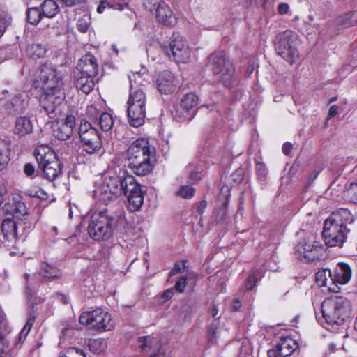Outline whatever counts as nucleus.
<instances>
[{
	"mask_svg": "<svg viewBox=\"0 0 357 357\" xmlns=\"http://www.w3.org/2000/svg\"><path fill=\"white\" fill-rule=\"evenodd\" d=\"M100 202L105 204L116 199L121 194L128 199L131 211L139 210L144 202V195L140 185L135 178L126 170H109L102 176V181L94 191Z\"/></svg>",
	"mask_w": 357,
	"mask_h": 357,
	"instance_id": "1",
	"label": "nucleus"
},
{
	"mask_svg": "<svg viewBox=\"0 0 357 357\" xmlns=\"http://www.w3.org/2000/svg\"><path fill=\"white\" fill-rule=\"evenodd\" d=\"M3 208L17 220L6 218L3 220L1 231L3 239L1 240V243L4 247L13 248L16 247L20 239L25 240L34 225L30 221L24 203L19 198H13L12 201L6 203Z\"/></svg>",
	"mask_w": 357,
	"mask_h": 357,
	"instance_id": "2",
	"label": "nucleus"
},
{
	"mask_svg": "<svg viewBox=\"0 0 357 357\" xmlns=\"http://www.w3.org/2000/svg\"><path fill=\"white\" fill-rule=\"evenodd\" d=\"M123 210L113 213L108 208L95 211L91 216L87 231L89 236L97 241H104L109 239L114 229L123 221Z\"/></svg>",
	"mask_w": 357,
	"mask_h": 357,
	"instance_id": "3",
	"label": "nucleus"
},
{
	"mask_svg": "<svg viewBox=\"0 0 357 357\" xmlns=\"http://www.w3.org/2000/svg\"><path fill=\"white\" fill-rule=\"evenodd\" d=\"M139 73H132L130 79V94L127 102L129 124L135 128L142 126L146 117V96L142 87L138 86L140 79Z\"/></svg>",
	"mask_w": 357,
	"mask_h": 357,
	"instance_id": "4",
	"label": "nucleus"
},
{
	"mask_svg": "<svg viewBox=\"0 0 357 357\" xmlns=\"http://www.w3.org/2000/svg\"><path fill=\"white\" fill-rule=\"evenodd\" d=\"M151 149L147 139L139 138L133 142L126 153V162L128 168L137 176L149 174L153 165L150 162Z\"/></svg>",
	"mask_w": 357,
	"mask_h": 357,
	"instance_id": "5",
	"label": "nucleus"
},
{
	"mask_svg": "<svg viewBox=\"0 0 357 357\" xmlns=\"http://www.w3.org/2000/svg\"><path fill=\"white\" fill-rule=\"evenodd\" d=\"M351 311L349 300L342 296L326 298L321 304L322 318L329 325H342Z\"/></svg>",
	"mask_w": 357,
	"mask_h": 357,
	"instance_id": "6",
	"label": "nucleus"
},
{
	"mask_svg": "<svg viewBox=\"0 0 357 357\" xmlns=\"http://www.w3.org/2000/svg\"><path fill=\"white\" fill-rule=\"evenodd\" d=\"M34 155L47 180L54 181L62 174L61 163L51 147L40 145L34 150Z\"/></svg>",
	"mask_w": 357,
	"mask_h": 357,
	"instance_id": "7",
	"label": "nucleus"
},
{
	"mask_svg": "<svg viewBox=\"0 0 357 357\" xmlns=\"http://www.w3.org/2000/svg\"><path fill=\"white\" fill-rule=\"evenodd\" d=\"M208 66L215 75H220L225 86L231 87L235 79L233 62L223 52H214L208 57Z\"/></svg>",
	"mask_w": 357,
	"mask_h": 357,
	"instance_id": "8",
	"label": "nucleus"
},
{
	"mask_svg": "<svg viewBox=\"0 0 357 357\" xmlns=\"http://www.w3.org/2000/svg\"><path fill=\"white\" fill-rule=\"evenodd\" d=\"M274 42L275 50L278 55L290 64L296 61L299 56L296 33L289 30L279 33L276 35Z\"/></svg>",
	"mask_w": 357,
	"mask_h": 357,
	"instance_id": "9",
	"label": "nucleus"
},
{
	"mask_svg": "<svg viewBox=\"0 0 357 357\" xmlns=\"http://www.w3.org/2000/svg\"><path fill=\"white\" fill-rule=\"evenodd\" d=\"M160 47L176 62L187 63L190 60L191 51L187 40L178 32H173L169 41L160 43Z\"/></svg>",
	"mask_w": 357,
	"mask_h": 357,
	"instance_id": "10",
	"label": "nucleus"
},
{
	"mask_svg": "<svg viewBox=\"0 0 357 357\" xmlns=\"http://www.w3.org/2000/svg\"><path fill=\"white\" fill-rule=\"evenodd\" d=\"M79 321L82 325L98 331H110L114 325L111 314L100 308L82 313Z\"/></svg>",
	"mask_w": 357,
	"mask_h": 357,
	"instance_id": "11",
	"label": "nucleus"
},
{
	"mask_svg": "<svg viewBox=\"0 0 357 357\" xmlns=\"http://www.w3.org/2000/svg\"><path fill=\"white\" fill-rule=\"evenodd\" d=\"M79 135L83 150L87 153L93 154L101 149L102 142L100 135L96 128L91 126V123L81 121Z\"/></svg>",
	"mask_w": 357,
	"mask_h": 357,
	"instance_id": "12",
	"label": "nucleus"
},
{
	"mask_svg": "<svg viewBox=\"0 0 357 357\" xmlns=\"http://www.w3.org/2000/svg\"><path fill=\"white\" fill-rule=\"evenodd\" d=\"M37 82L42 91H64L61 74L47 63L41 66Z\"/></svg>",
	"mask_w": 357,
	"mask_h": 357,
	"instance_id": "13",
	"label": "nucleus"
},
{
	"mask_svg": "<svg viewBox=\"0 0 357 357\" xmlns=\"http://www.w3.org/2000/svg\"><path fill=\"white\" fill-rule=\"evenodd\" d=\"M143 6L146 10L155 15L160 23L171 26L176 22V18L172 10L162 0H144Z\"/></svg>",
	"mask_w": 357,
	"mask_h": 357,
	"instance_id": "14",
	"label": "nucleus"
},
{
	"mask_svg": "<svg viewBox=\"0 0 357 357\" xmlns=\"http://www.w3.org/2000/svg\"><path fill=\"white\" fill-rule=\"evenodd\" d=\"M349 231L350 229L347 227L338 226L331 220H326L323 230L325 243L330 247H342Z\"/></svg>",
	"mask_w": 357,
	"mask_h": 357,
	"instance_id": "15",
	"label": "nucleus"
},
{
	"mask_svg": "<svg viewBox=\"0 0 357 357\" xmlns=\"http://www.w3.org/2000/svg\"><path fill=\"white\" fill-rule=\"evenodd\" d=\"M314 238V236L311 234L297 244L295 249L299 257H303L308 261H314L319 257V252L321 248Z\"/></svg>",
	"mask_w": 357,
	"mask_h": 357,
	"instance_id": "16",
	"label": "nucleus"
},
{
	"mask_svg": "<svg viewBox=\"0 0 357 357\" xmlns=\"http://www.w3.org/2000/svg\"><path fill=\"white\" fill-rule=\"evenodd\" d=\"M198 100V97L195 93H186L181 98L179 105L176 107L174 117L179 121L191 120V112L197 105Z\"/></svg>",
	"mask_w": 357,
	"mask_h": 357,
	"instance_id": "17",
	"label": "nucleus"
},
{
	"mask_svg": "<svg viewBox=\"0 0 357 357\" xmlns=\"http://www.w3.org/2000/svg\"><path fill=\"white\" fill-rule=\"evenodd\" d=\"M64 91H42L40 104L47 114L54 113L65 99Z\"/></svg>",
	"mask_w": 357,
	"mask_h": 357,
	"instance_id": "18",
	"label": "nucleus"
},
{
	"mask_svg": "<svg viewBox=\"0 0 357 357\" xmlns=\"http://www.w3.org/2000/svg\"><path fill=\"white\" fill-rule=\"evenodd\" d=\"M298 345L295 340L289 336L281 337L279 342L267 352L268 357H287L293 354Z\"/></svg>",
	"mask_w": 357,
	"mask_h": 357,
	"instance_id": "19",
	"label": "nucleus"
},
{
	"mask_svg": "<svg viewBox=\"0 0 357 357\" xmlns=\"http://www.w3.org/2000/svg\"><path fill=\"white\" fill-rule=\"evenodd\" d=\"M178 83V79L168 70L160 73L156 79L157 89L163 94L175 91Z\"/></svg>",
	"mask_w": 357,
	"mask_h": 357,
	"instance_id": "20",
	"label": "nucleus"
},
{
	"mask_svg": "<svg viewBox=\"0 0 357 357\" xmlns=\"http://www.w3.org/2000/svg\"><path fill=\"white\" fill-rule=\"evenodd\" d=\"M75 126V116L68 115L63 120L58 123L57 128L54 130V135L59 140L68 139L73 133Z\"/></svg>",
	"mask_w": 357,
	"mask_h": 357,
	"instance_id": "21",
	"label": "nucleus"
},
{
	"mask_svg": "<svg viewBox=\"0 0 357 357\" xmlns=\"http://www.w3.org/2000/svg\"><path fill=\"white\" fill-rule=\"evenodd\" d=\"M332 284H347L351 279V271L348 264L345 263L337 264L335 269L332 272Z\"/></svg>",
	"mask_w": 357,
	"mask_h": 357,
	"instance_id": "22",
	"label": "nucleus"
},
{
	"mask_svg": "<svg viewBox=\"0 0 357 357\" xmlns=\"http://www.w3.org/2000/svg\"><path fill=\"white\" fill-rule=\"evenodd\" d=\"M79 66L81 68L79 73L86 74L91 77H96L98 73L97 60L93 54H89L83 56Z\"/></svg>",
	"mask_w": 357,
	"mask_h": 357,
	"instance_id": "23",
	"label": "nucleus"
},
{
	"mask_svg": "<svg viewBox=\"0 0 357 357\" xmlns=\"http://www.w3.org/2000/svg\"><path fill=\"white\" fill-rule=\"evenodd\" d=\"M331 222L337 224L338 226L347 227L351 224L354 218L351 212L346 208H340L331 213L330 217L326 219Z\"/></svg>",
	"mask_w": 357,
	"mask_h": 357,
	"instance_id": "24",
	"label": "nucleus"
},
{
	"mask_svg": "<svg viewBox=\"0 0 357 357\" xmlns=\"http://www.w3.org/2000/svg\"><path fill=\"white\" fill-rule=\"evenodd\" d=\"M39 275L47 281L56 280L61 278V271L54 264L42 262Z\"/></svg>",
	"mask_w": 357,
	"mask_h": 357,
	"instance_id": "25",
	"label": "nucleus"
},
{
	"mask_svg": "<svg viewBox=\"0 0 357 357\" xmlns=\"http://www.w3.org/2000/svg\"><path fill=\"white\" fill-rule=\"evenodd\" d=\"M75 84L78 90L88 94L93 89L95 82L93 77L77 73L75 75Z\"/></svg>",
	"mask_w": 357,
	"mask_h": 357,
	"instance_id": "26",
	"label": "nucleus"
},
{
	"mask_svg": "<svg viewBox=\"0 0 357 357\" xmlns=\"http://www.w3.org/2000/svg\"><path fill=\"white\" fill-rule=\"evenodd\" d=\"M33 123L31 119L27 116H20L16 119L15 123V133L24 136L32 132Z\"/></svg>",
	"mask_w": 357,
	"mask_h": 357,
	"instance_id": "27",
	"label": "nucleus"
},
{
	"mask_svg": "<svg viewBox=\"0 0 357 357\" xmlns=\"http://www.w3.org/2000/svg\"><path fill=\"white\" fill-rule=\"evenodd\" d=\"M128 4L124 0H100V3L97 8L98 13H102L106 7L109 8L123 10L127 8Z\"/></svg>",
	"mask_w": 357,
	"mask_h": 357,
	"instance_id": "28",
	"label": "nucleus"
},
{
	"mask_svg": "<svg viewBox=\"0 0 357 357\" xmlns=\"http://www.w3.org/2000/svg\"><path fill=\"white\" fill-rule=\"evenodd\" d=\"M42 13L44 17H54L59 10V7L54 0H45L41 4Z\"/></svg>",
	"mask_w": 357,
	"mask_h": 357,
	"instance_id": "29",
	"label": "nucleus"
},
{
	"mask_svg": "<svg viewBox=\"0 0 357 357\" xmlns=\"http://www.w3.org/2000/svg\"><path fill=\"white\" fill-rule=\"evenodd\" d=\"M10 146L9 142L0 138V169L4 167L10 160Z\"/></svg>",
	"mask_w": 357,
	"mask_h": 357,
	"instance_id": "30",
	"label": "nucleus"
},
{
	"mask_svg": "<svg viewBox=\"0 0 357 357\" xmlns=\"http://www.w3.org/2000/svg\"><path fill=\"white\" fill-rule=\"evenodd\" d=\"M89 349L96 354H100L105 351L107 347L106 340L104 339H91L86 342Z\"/></svg>",
	"mask_w": 357,
	"mask_h": 357,
	"instance_id": "31",
	"label": "nucleus"
},
{
	"mask_svg": "<svg viewBox=\"0 0 357 357\" xmlns=\"http://www.w3.org/2000/svg\"><path fill=\"white\" fill-rule=\"evenodd\" d=\"M46 52V47L41 44H31L26 49L27 54L33 59L43 57Z\"/></svg>",
	"mask_w": 357,
	"mask_h": 357,
	"instance_id": "32",
	"label": "nucleus"
},
{
	"mask_svg": "<svg viewBox=\"0 0 357 357\" xmlns=\"http://www.w3.org/2000/svg\"><path fill=\"white\" fill-rule=\"evenodd\" d=\"M332 272L329 269H321L316 273V282L320 287H327L332 283Z\"/></svg>",
	"mask_w": 357,
	"mask_h": 357,
	"instance_id": "33",
	"label": "nucleus"
},
{
	"mask_svg": "<svg viewBox=\"0 0 357 357\" xmlns=\"http://www.w3.org/2000/svg\"><path fill=\"white\" fill-rule=\"evenodd\" d=\"M96 123L103 131H109L113 126L114 119L109 113L103 112L100 115Z\"/></svg>",
	"mask_w": 357,
	"mask_h": 357,
	"instance_id": "34",
	"label": "nucleus"
},
{
	"mask_svg": "<svg viewBox=\"0 0 357 357\" xmlns=\"http://www.w3.org/2000/svg\"><path fill=\"white\" fill-rule=\"evenodd\" d=\"M263 276L261 271L255 270L249 275L245 283V288L251 290L256 284L257 280Z\"/></svg>",
	"mask_w": 357,
	"mask_h": 357,
	"instance_id": "35",
	"label": "nucleus"
},
{
	"mask_svg": "<svg viewBox=\"0 0 357 357\" xmlns=\"http://www.w3.org/2000/svg\"><path fill=\"white\" fill-rule=\"evenodd\" d=\"M42 11L36 7L27 10V20L31 24H37L43 17Z\"/></svg>",
	"mask_w": 357,
	"mask_h": 357,
	"instance_id": "36",
	"label": "nucleus"
},
{
	"mask_svg": "<svg viewBox=\"0 0 357 357\" xmlns=\"http://www.w3.org/2000/svg\"><path fill=\"white\" fill-rule=\"evenodd\" d=\"M357 20V14L348 13L339 18V24L342 27H349Z\"/></svg>",
	"mask_w": 357,
	"mask_h": 357,
	"instance_id": "37",
	"label": "nucleus"
},
{
	"mask_svg": "<svg viewBox=\"0 0 357 357\" xmlns=\"http://www.w3.org/2000/svg\"><path fill=\"white\" fill-rule=\"evenodd\" d=\"M75 334L74 328L67 326L62 328L60 336L59 345L63 346L64 342L69 338H71Z\"/></svg>",
	"mask_w": 357,
	"mask_h": 357,
	"instance_id": "38",
	"label": "nucleus"
},
{
	"mask_svg": "<svg viewBox=\"0 0 357 357\" xmlns=\"http://www.w3.org/2000/svg\"><path fill=\"white\" fill-rule=\"evenodd\" d=\"M89 24L90 18L88 16L84 15L77 20V29L82 33H86L89 28Z\"/></svg>",
	"mask_w": 357,
	"mask_h": 357,
	"instance_id": "39",
	"label": "nucleus"
},
{
	"mask_svg": "<svg viewBox=\"0 0 357 357\" xmlns=\"http://www.w3.org/2000/svg\"><path fill=\"white\" fill-rule=\"evenodd\" d=\"M102 113L94 105L87 107L86 115L94 123H96L98 119Z\"/></svg>",
	"mask_w": 357,
	"mask_h": 357,
	"instance_id": "40",
	"label": "nucleus"
},
{
	"mask_svg": "<svg viewBox=\"0 0 357 357\" xmlns=\"http://www.w3.org/2000/svg\"><path fill=\"white\" fill-rule=\"evenodd\" d=\"M59 357H86L85 353L78 348L70 347L68 348L65 355L59 356Z\"/></svg>",
	"mask_w": 357,
	"mask_h": 357,
	"instance_id": "41",
	"label": "nucleus"
},
{
	"mask_svg": "<svg viewBox=\"0 0 357 357\" xmlns=\"http://www.w3.org/2000/svg\"><path fill=\"white\" fill-rule=\"evenodd\" d=\"M195 189L189 185H183L181 187L178 195L185 199H190L194 196Z\"/></svg>",
	"mask_w": 357,
	"mask_h": 357,
	"instance_id": "42",
	"label": "nucleus"
},
{
	"mask_svg": "<svg viewBox=\"0 0 357 357\" xmlns=\"http://www.w3.org/2000/svg\"><path fill=\"white\" fill-rule=\"evenodd\" d=\"M219 325H220V321L218 319H216V320H214L208 326V335H209V340L211 342L215 340V338H216L215 334L219 328Z\"/></svg>",
	"mask_w": 357,
	"mask_h": 357,
	"instance_id": "43",
	"label": "nucleus"
},
{
	"mask_svg": "<svg viewBox=\"0 0 357 357\" xmlns=\"http://www.w3.org/2000/svg\"><path fill=\"white\" fill-rule=\"evenodd\" d=\"M346 193L351 201L357 202V183L351 184L347 188Z\"/></svg>",
	"mask_w": 357,
	"mask_h": 357,
	"instance_id": "44",
	"label": "nucleus"
},
{
	"mask_svg": "<svg viewBox=\"0 0 357 357\" xmlns=\"http://www.w3.org/2000/svg\"><path fill=\"white\" fill-rule=\"evenodd\" d=\"M186 284H187V278L184 276L181 277L179 280L177 281L175 284V289L178 292L182 293L184 291Z\"/></svg>",
	"mask_w": 357,
	"mask_h": 357,
	"instance_id": "45",
	"label": "nucleus"
},
{
	"mask_svg": "<svg viewBox=\"0 0 357 357\" xmlns=\"http://www.w3.org/2000/svg\"><path fill=\"white\" fill-rule=\"evenodd\" d=\"M256 171L261 178H264L267 174L266 165L262 162H258L256 165Z\"/></svg>",
	"mask_w": 357,
	"mask_h": 357,
	"instance_id": "46",
	"label": "nucleus"
},
{
	"mask_svg": "<svg viewBox=\"0 0 357 357\" xmlns=\"http://www.w3.org/2000/svg\"><path fill=\"white\" fill-rule=\"evenodd\" d=\"M243 174L244 172L243 169H237L236 172L231 175L232 180L236 183H239L243 179Z\"/></svg>",
	"mask_w": 357,
	"mask_h": 357,
	"instance_id": "47",
	"label": "nucleus"
},
{
	"mask_svg": "<svg viewBox=\"0 0 357 357\" xmlns=\"http://www.w3.org/2000/svg\"><path fill=\"white\" fill-rule=\"evenodd\" d=\"M24 172L27 176H33L35 173V167L32 164L26 163L24 167Z\"/></svg>",
	"mask_w": 357,
	"mask_h": 357,
	"instance_id": "48",
	"label": "nucleus"
},
{
	"mask_svg": "<svg viewBox=\"0 0 357 357\" xmlns=\"http://www.w3.org/2000/svg\"><path fill=\"white\" fill-rule=\"evenodd\" d=\"M29 332H30V330L27 329L25 327H23V328L20 331V332L18 335L17 342L19 343L24 342Z\"/></svg>",
	"mask_w": 357,
	"mask_h": 357,
	"instance_id": "49",
	"label": "nucleus"
},
{
	"mask_svg": "<svg viewBox=\"0 0 357 357\" xmlns=\"http://www.w3.org/2000/svg\"><path fill=\"white\" fill-rule=\"evenodd\" d=\"M202 173L198 171L191 172L189 178L193 183L199 181L202 178Z\"/></svg>",
	"mask_w": 357,
	"mask_h": 357,
	"instance_id": "50",
	"label": "nucleus"
},
{
	"mask_svg": "<svg viewBox=\"0 0 357 357\" xmlns=\"http://www.w3.org/2000/svg\"><path fill=\"white\" fill-rule=\"evenodd\" d=\"M289 6L286 3H281L278 6V11L280 15H284L288 13Z\"/></svg>",
	"mask_w": 357,
	"mask_h": 357,
	"instance_id": "51",
	"label": "nucleus"
},
{
	"mask_svg": "<svg viewBox=\"0 0 357 357\" xmlns=\"http://www.w3.org/2000/svg\"><path fill=\"white\" fill-rule=\"evenodd\" d=\"M35 319L36 317L33 314H30L24 327L31 331Z\"/></svg>",
	"mask_w": 357,
	"mask_h": 357,
	"instance_id": "52",
	"label": "nucleus"
},
{
	"mask_svg": "<svg viewBox=\"0 0 357 357\" xmlns=\"http://www.w3.org/2000/svg\"><path fill=\"white\" fill-rule=\"evenodd\" d=\"M148 339L149 337H141L139 339V342H140V347L142 348V351H145L146 350V348L149 347L150 348L151 347V345L148 346Z\"/></svg>",
	"mask_w": 357,
	"mask_h": 357,
	"instance_id": "53",
	"label": "nucleus"
},
{
	"mask_svg": "<svg viewBox=\"0 0 357 357\" xmlns=\"http://www.w3.org/2000/svg\"><path fill=\"white\" fill-rule=\"evenodd\" d=\"M338 111V107L335 105H332L330 109L328 114V119H331L334 116H335L337 114Z\"/></svg>",
	"mask_w": 357,
	"mask_h": 357,
	"instance_id": "54",
	"label": "nucleus"
},
{
	"mask_svg": "<svg viewBox=\"0 0 357 357\" xmlns=\"http://www.w3.org/2000/svg\"><path fill=\"white\" fill-rule=\"evenodd\" d=\"M207 206V202L206 200H202L199 202L198 206H197V211L198 213L202 215L204 212Z\"/></svg>",
	"mask_w": 357,
	"mask_h": 357,
	"instance_id": "55",
	"label": "nucleus"
},
{
	"mask_svg": "<svg viewBox=\"0 0 357 357\" xmlns=\"http://www.w3.org/2000/svg\"><path fill=\"white\" fill-rule=\"evenodd\" d=\"M292 149V144L289 142H285L284 144H283V146H282V152L288 155H289Z\"/></svg>",
	"mask_w": 357,
	"mask_h": 357,
	"instance_id": "56",
	"label": "nucleus"
},
{
	"mask_svg": "<svg viewBox=\"0 0 357 357\" xmlns=\"http://www.w3.org/2000/svg\"><path fill=\"white\" fill-rule=\"evenodd\" d=\"M173 294H174V291L172 289H169L165 291L162 294V298L164 299V301H168L169 299H170L173 296Z\"/></svg>",
	"mask_w": 357,
	"mask_h": 357,
	"instance_id": "57",
	"label": "nucleus"
},
{
	"mask_svg": "<svg viewBox=\"0 0 357 357\" xmlns=\"http://www.w3.org/2000/svg\"><path fill=\"white\" fill-rule=\"evenodd\" d=\"M66 6H73L79 3L82 0H61Z\"/></svg>",
	"mask_w": 357,
	"mask_h": 357,
	"instance_id": "58",
	"label": "nucleus"
},
{
	"mask_svg": "<svg viewBox=\"0 0 357 357\" xmlns=\"http://www.w3.org/2000/svg\"><path fill=\"white\" fill-rule=\"evenodd\" d=\"M165 351L160 347L158 348L156 353H153L150 357H164Z\"/></svg>",
	"mask_w": 357,
	"mask_h": 357,
	"instance_id": "59",
	"label": "nucleus"
},
{
	"mask_svg": "<svg viewBox=\"0 0 357 357\" xmlns=\"http://www.w3.org/2000/svg\"><path fill=\"white\" fill-rule=\"evenodd\" d=\"M6 29V23L5 19H0V34L4 33Z\"/></svg>",
	"mask_w": 357,
	"mask_h": 357,
	"instance_id": "60",
	"label": "nucleus"
},
{
	"mask_svg": "<svg viewBox=\"0 0 357 357\" xmlns=\"http://www.w3.org/2000/svg\"><path fill=\"white\" fill-rule=\"evenodd\" d=\"M181 271V266L178 263H176L174 264V267L172 269V271L170 272V275H173L176 273H178Z\"/></svg>",
	"mask_w": 357,
	"mask_h": 357,
	"instance_id": "61",
	"label": "nucleus"
},
{
	"mask_svg": "<svg viewBox=\"0 0 357 357\" xmlns=\"http://www.w3.org/2000/svg\"><path fill=\"white\" fill-rule=\"evenodd\" d=\"M241 307V302L238 300H235L233 302L232 308L236 311Z\"/></svg>",
	"mask_w": 357,
	"mask_h": 357,
	"instance_id": "62",
	"label": "nucleus"
},
{
	"mask_svg": "<svg viewBox=\"0 0 357 357\" xmlns=\"http://www.w3.org/2000/svg\"><path fill=\"white\" fill-rule=\"evenodd\" d=\"M30 275L29 274H25V278L26 280V288L27 289H31V287L33 286L32 282L29 280Z\"/></svg>",
	"mask_w": 357,
	"mask_h": 357,
	"instance_id": "63",
	"label": "nucleus"
},
{
	"mask_svg": "<svg viewBox=\"0 0 357 357\" xmlns=\"http://www.w3.org/2000/svg\"><path fill=\"white\" fill-rule=\"evenodd\" d=\"M211 313L212 317H215L218 314V308L215 305H213L211 310Z\"/></svg>",
	"mask_w": 357,
	"mask_h": 357,
	"instance_id": "64",
	"label": "nucleus"
}]
</instances>
